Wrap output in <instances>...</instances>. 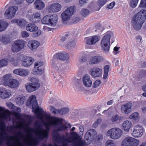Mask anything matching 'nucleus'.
<instances>
[{
  "label": "nucleus",
  "mask_w": 146,
  "mask_h": 146,
  "mask_svg": "<svg viewBox=\"0 0 146 146\" xmlns=\"http://www.w3.org/2000/svg\"><path fill=\"white\" fill-rule=\"evenodd\" d=\"M48 8V11L50 13H54L60 11L61 8V7L60 4L56 3L50 5Z\"/></svg>",
  "instance_id": "obj_19"
},
{
  "label": "nucleus",
  "mask_w": 146,
  "mask_h": 146,
  "mask_svg": "<svg viewBox=\"0 0 146 146\" xmlns=\"http://www.w3.org/2000/svg\"><path fill=\"white\" fill-rule=\"evenodd\" d=\"M13 73L22 76H27L29 73L27 70L22 68L16 69L13 71Z\"/></svg>",
  "instance_id": "obj_21"
},
{
  "label": "nucleus",
  "mask_w": 146,
  "mask_h": 146,
  "mask_svg": "<svg viewBox=\"0 0 146 146\" xmlns=\"http://www.w3.org/2000/svg\"><path fill=\"white\" fill-rule=\"evenodd\" d=\"M104 60L103 57L100 56H96L91 57L89 61L90 65L96 64L102 62Z\"/></svg>",
  "instance_id": "obj_18"
},
{
  "label": "nucleus",
  "mask_w": 146,
  "mask_h": 146,
  "mask_svg": "<svg viewBox=\"0 0 146 146\" xmlns=\"http://www.w3.org/2000/svg\"><path fill=\"white\" fill-rule=\"evenodd\" d=\"M62 122V119L55 117H52L51 121L44 123L46 129L40 126L36 129L35 132L36 138L35 139L33 138V132L35 129L30 128L28 135L26 136L29 139L27 143L31 142L35 145H37L39 140L48 137L50 127L53 126L55 129L52 133L53 140L56 142L62 144V146H66L68 145L69 137L67 134L69 133L66 132L65 135H63L61 137L58 131L66 130L67 131V127L70 128L71 126L70 124H63Z\"/></svg>",
  "instance_id": "obj_1"
},
{
  "label": "nucleus",
  "mask_w": 146,
  "mask_h": 146,
  "mask_svg": "<svg viewBox=\"0 0 146 146\" xmlns=\"http://www.w3.org/2000/svg\"><path fill=\"white\" fill-rule=\"evenodd\" d=\"M139 143V140L132 137H128L122 141L121 146H137Z\"/></svg>",
  "instance_id": "obj_10"
},
{
  "label": "nucleus",
  "mask_w": 146,
  "mask_h": 146,
  "mask_svg": "<svg viewBox=\"0 0 146 146\" xmlns=\"http://www.w3.org/2000/svg\"><path fill=\"white\" fill-rule=\"evenodd\" d=\"M9 93L5 88L0 90V97L2 98H5L9 97Z\"/></svg>",
  "instance_id": "obj_35"
},
{
  "label": "nucleus",
  "mask_w": 146,
  "mask_h": 146,
  "mask_svg": "<svg viewBox=\"0 0 146 146\" xmlns=\"http://www.w3.org/2000/svg\"><path fill=\"white\" fill-rule=\"evenodd\" d=\"M0 41L4 44L10 43L11 40L8 35H2L0 36Z\"/></svg>",
  "instance_id": "obj_30"
},
{
  "label": "nucleus",
  "mask_w": 146,
  "mask_h": 146,
  "mask_svg": "<svg viewBox=\"0 0 146 146\" xmlns=\"http://www.w3.org/2000/svg\"><path fill=\"white\" fill-rule=\"evenodd\" d=\"M17 125H13L11 127V129H12L13 127L14 128H19L20 127L19 125L18 124L19 122L17 121Z\"/></svg>",
  "instance_id": "obj_63"
},
{
  "label": "nucleus",
  "mask_w": 146,
  "mask_h": 146,
  "mask_svg": "<svg viewBox=\"0 0 146 146\" xmlns=\"http://www.w3.org/2000/svg\"><path fill=\"white\" fill-rule=\"evenodd\" d=\"M96 132L95 129H90L86 133L84 140L81 135L73 131L68 133L69 136L68 145H71L72 146H86L91 143L92 141L96 136Z\"/></svg>",
  "instance_id": "obj_2"
},
{
  "label": "nucleus",
  "mask_w": 146,
  "mask_h": 146,
  "mask_svg": "<svg viewBox=\"0 0 146 146\" xmlns=\"http://www.w3.org/2000/svg\"><path fill=\"white\" fill-rule=\"evenodd\" d=\"M114 34L111 31L107 32L102 38L101 42V46L103 51L105 52H109L110 48V37L113 36Z\"/></svg>",
  "instance_id": "obj_6"
},
{
  "label": "nucleus",
  "mask_w": 146,
  "mask_h": 146,
  "mask_svg": "<svg viewBox=\"0 0 146 146\" xmlns=\"http://www.w3.org/2000/svg\"><path fill=\"white\" fill-rule=\"evenodd\" d=\"M87 60V57L85 56H82L79 59V62H86Z\"/></svg>",
  "instance_id": "obj_58"
},
{
  "label": "nucleus",
  "mask_w": 146,
  "mask_h": 146,
  "mask_svg": "<svg viewBox=\"0 0 146 146\" xmlns=\"http://www.w3.org/2000/svg\"><path fill=\"white\" fill-rule=\"evenodd\" d=\"M18 9V7L17 6H13L10 7L6 9L4 14V18L7 19H11L15 16L16 12Z\"/></svg>",
  "instance_id": "obj_9"
},
{
  "label": "nucleus",
  "mask_w": 146,
  "mask_h": 146,
  "mask_svg": "<svg viewBox=\"0 0 146 146\" xmlns=\"http://www.w3.org/2000/svg\"><path fill=\"white\" fill-rule=\"evenodd\" d=\"M40 44L39 42L35 40H30L28 43V47L31 50L35 49L39 46Z\"/></svg>",
  "instance_id": "obj_23"
},
{
  "label": "nucleus",
  "mask_w": 146,
  "mask_h": 146,
  "mask_svg": "<svg viewBox=\"0 0 146 146\" xmlns=\"http://www.w3.org/2000/svg\"><path fill=\"white\" fill-rule=\"evenodd\" d=\"M19 85V82L16 79H12L7 86L11 88H17Z\"/></svg>",
  "instance_id": "obj_32"
},
{
  "label": "nucleus",
  "mask_w": 146,
  "mask_h": 146,
  "mask_svg": "<svg viewBox=\"0 0 146 146\" xmlns=\"http://www.w3.org/2000/svg\"><path fill=\"white\" fill-rule=\"evenodd\" d=\"M23 1L24 0H15L14 3L18 5H20L23 3Z\"/></svg>",
  "instance_id": "obj_57"
},
{
  "label": "nucleus",
  "mask_w": 146,
  "mask_h": 146,
  "mask_svg": "<svg viewBox=\"0 0 146 146\" xmlns=\"http://www.w3.org/2000/svg\"><path fill=\"white\" fill-rule=\"evenodd\" d=\"M89 73L94 78L99 77L102 75V70L96 67H94L90 69Z\"/></svg>",
  "instance_id": "obj_14"
},
{
  "label": "nucleus",
  "mask_w": 146,
  "mask_h": 146,
  "mask_svg": "<svg viewBox=\"0 0 146 146\" xmlns=\"http://www.w3.org/2000/svg\"><path fill=\"white\" fill-rule=\"evenodd\" d=\"M123 129L125 131H128L132 126L131 122L129 121L126 120L122 123Z\"/></svg>",
  "instance_id": "obj_29"
},
{
  "label": "nucleus",
  "mask_w": 146,
  "mask_h": 146,
  "mask_svg": "<svg viewBox=\"0 0 146 146\" xmlns=\"http://www.w3.org/2000/svg\"><path fill=\"white\" fill-rule=\"evenodd\" d=\"M61 64L60 63L56 62L55 61L53 62L52 64V66L57 70L59 69Z\"/></svg>",
  "instance_id": "obj_46"
},
{
  "label": "nucleus",
  "mask_w": 146,
  "mask_h": 146,
  "mask_svg": "<svg viewBox=\"0 0 146 146\" xmlns=\"http://www.w3.org/2000/svg\"><path fill=\"white\" fill-rule=\"evenodd\" d=\"M29 80L31 83H27L25 86L27 90L31 92L38 89L40 86V84L39 80L36 77L31 78Z\"/></svg>",
  "instance_id": "obj_7"
},
{
  "label": "nucleus",
  "mask_w": 146,
  "mask_h": 146,
  "mask_svg": "<svg viewBox=\"0 0 146 146\" xmlns=\"http://www.w3.org/2000/svg\"><path fill=\"white\" fill-rule=\"evenodd\" d=\"M54 58L63 61H67L69 60V56L66 52H58L55 54L54 56Z\"/></svg>",
  "instance_id": "obj_15"
},
{
  "label": "nucleus",
  "mask_w": 146,
  "mask_h": 146,
  "mask_svg": "<svg viewBox=\"0 0 146 146\" xmlns=\"http://www.w3.org/2000/svg\"><path fill=\"white\" fill-rule=\"evenodd\" d=\"M58 19V16L56 14L50 15L49 25L52 27L56 26L57 25Z\"/></svg>",
  "instance_id": "obj_25"
},
{
  "label": "nucleus",
  "mask_w": 146,
  "mask_h": 146,
  "mask_svg": "<svg viewBox=\"0 0 146 146\" xmlns=\"http://www.w3.org/2000/svg\"><path fill=\"white\" fill-rule=\"evenodd\" d=\"M50 15H46L41 20L42 23L44 24L49 25V23H50Z\"/></svg>",
  "instance_id": "obj_38"
},
{
  "label": "nucleus",
  "mask_w": 146,
  "mask_h": 146,
  "mask_svg": "<svg viewBox=\"0 0 146 146\" xmlns=\"http://www.w3.org/2000/svg\"><path fill=\"white\" fill-rule=\"evenodd\" d=\"M24 58L22 60V65L25 67L29 66L33 63L34 59L32 58L29 57H24Z\"/></svg>",
  "instance_id": "obj_22"
},
{
  "label": "nucleus",
  "mask_w": 146,
  "mask_h": 146,
  "mask_svg": "<svg viewBox=\"0 0 146 146\" xmlns=\"http://www.w3.org/2000/svg\"><path fill=\"white\" fill-rule=\"evenodd\" d=\"M25 42L24 40H22L15 41L12 45V51L14 52L20 51L24 48Z\"/></svg>",
  "instance_id": "obj_12"
},
{
  "label": "nucleus",
  "mask_w": 146,
  "mask_h": 146,
  "mask_svg": "<svg viewBox=\"0 0 146 146\" xmlns=\"http://www.w3.org/2000/svg\"><path fill=\"white\" fill-rule=\"evenodd\" d=\"M7 106L10 109H13L14 108L15 106L11 102H9L6 104Z\"/></svg>",
  "instance_id": "obj_61"
},
{
  "label": "nucleus",
  "mask_w": 146,
  "mask_h": 146,
  "mask_svg": "<svg viewBox=\"0 0 146 146\" xmlns=\"http://www.w3.org/2000/svg\"><path fill=\"white\" fill-rule=\"evenodd\" d=\"M44 72L43 68H35L33 71V73L35 75H40L42 74Z\"/></svg>",
  "instance_id": "obj_39"
},
{
  "label": "nucleus",
  "mask_w": 146,
  "mask_h": 146,
  "mask_svg": "<svg viewBox=\"0 0 146 146\" xmlns=\"http://www.w3.org/2000/svg\"><path fill=\"white\" fill-rule=\"evenodd\" d=\"M74 12V7L73 6L70 7L65 10L61 15L62 21H66L69 20L73 15Z\"/></svg>",
  "instance_id": "obj_11"
},
{
  "label": "nucleus",
  "mask_w": 146,
  "mask_h": 146,
  "mask_svg": "<svg viewBox=\"0 0 146 146\" xmlns=\"http://www.w3.org/2000/svg\"><path fill=\"white\" fill-rule=\"evenodd\" d=\"M122 131L120 129L117 128H113L108 131L107 135L111 139H118L122 135Z\"/></svg>",
  "instance_id": "obj_8"
},
{
  "label": "nucleus",
  "mask_w": 146,
  "mask_h": 146,
  "mask_svg": "<svg viewBox=\"0 0 146 146\" xmlns=\"http://www.w3.org/2000/svg\"><path fill=\"white\" fill-rule=\"evenodd\" d=\"M139 0H131L129 4L130 6L132 8H135L137 6Z\"/></svg>",
  "instance_id": "obj_43"
},
{
  "label": "nucleus",
  "mask_w": 146,
  "mask_h": 146,
  "mask_svg": "<svg viewBox=\"0 0 146 146\" xmlns=\"http://www.w3.org/2000/svg\"><path fill=\"white\" fill-rule=\"evenodd\" d=\"M106 144V146H114L115 145L114 141L110 140L107 141Z\"/></svg>",
  "instance_id": "obj_52"
},
{
  "label": "nucleus",
  "mask_w": 146,
  "mask_h": 146,
  "mask_svg": "<svg viewBox=\"0 0 146 146\" xmlns=\"http://www.w3.org/2000/svg\"><path fill=\"white\" fill-rule=\"evenodd\" d=\"M121 119L120 117L116 114L113 115L110 119V120L113 123H115L118 122Z\"/></svg>",
  "instance_id": "obj_36"
},
{
  "label": "nucleus",
  "mask_w": 146,
  "mask_h": 146,
  "mask_svg": "<svg viewBox=\"0 0 146 146\" xmlns=\"http://www.w3.org/2000/svg\"><path fill=\"white\" fill-rule=\"evenodd\" d=\"M139 7H146V0H141Z\"/></svg>",
  "instance_id": "obj_54"
},
{
  "label": "nucleus",
  "mask_w": 146,
  "mask_h": 146,
  "mask_svg": "<svg viewBox=\"0 0 146 146\" xmlns=\"http://www.w3.org/2000/svg\"><path fill=\"white\" fill-rule=\"evenodd\" d=\"M43 64V63L42 62L39 61L36 62L35 63L34 68H43V67L42 66Z\"/></svg>",
  "instance_id": "obj_48"
},
{
  "label": "nucleus",
  "mask_w": 146,
  "mask_h": 146,
  "mask_svg": "<svg viewBox=\"0 0 146 146\" xmlns=\"http://www.w3.org/2000/svg\"><path fill=\"white\" fill-rule=\"evenodd\" d=\"M119 48L117 47H115L113 49V50L115 51V53L116 54L119 53V52L118 51V50L119 49Z\"/></svg>",
  "instance_id": "obj_64"
},
{
  "label": "nucleus",
  "mask_w": 146,
  "mask_h": 146,
  "mask_svg": "<svg viewBox=\"0 0 146 146\" xmlns=\"http://www.w3.org/2000/svg\"><path fill=\"white\" fill-rule=\"evenodd\" d=\"M76 45V43L74 41H72L68 43L66 46L68 48L71 49L74 48Z\"/></svg>",
  "instance_id": "obj_45"
},
{
  "label": "nucleus",
  "mask_w": 146,
  "mask_h": 146,
  "mask_svg": "<svg viewBox=\"0 0 146 146\" xmlns=\"http://www.w3.org/2000/svg\"><path fill=\"white\" fill-rule=\"evenodd\" d=\"M22 36L23 38H27L29 36V34L26 31H23L21 33Z\"/></svg>",
  "instance_id": "obj_55"
},
{
  "label": "nucleus",
  "mask_w": 146,
  "mask_h": 146,
  "mask_svg": "<svg viewBox=\"0 0 146 146\" xmlns=\"http://www.w3.org/2000/svg\"><path fill=\"white\" fill-rule=\"evenodd\" d=\"M69 109L68 108H63L59 109V114L62 115H65L69 112Z\"/></svg>",
  "instance_id": "obj_40"
},
{
  "label": "nucleus",
  "mask_w": 146,
  "mask_h": 146,
  "mask_svg": "<svg viewBox=\"0 0 146 146\" xmlns=\"http://www.w3.org/2000/svg\"><path fill=\"white\" fill-rule=\"evenodd\" d=\"M143 128L140 125H137L135 126L133 131V135L135 137H141L143 134Z\"/></svg>",
  "instance_id": "obj_16"
},
{
  "label": "nucleus",
  "mask_w": 146,
  "mask_h": 146,
  "mask_svg": "<svg viewBox=\"0 0 146 146\" xmlns=\"http://www.w3.org/2000/svg\"><path fill=\"white\" fill-rule=\"evenodd\" d=\"M8 62L7 60L3 59L0 60V68L7 65L8 64Z\"/></svg>",
  "instance_id": "obj_47"
},
{
  "label": "nucleus",
  "mask_w": 146,
  "mask_h": 146,
  "mask_svg": "<svg viewBox=\"0 0 146 146\" xmlns=\"http://www.w3.org/2000/svg\"><path fill=\"white\" fill-rule=\"evenodd\" d=\"M27 105L32 106L33 110L35 111L38 118L41 120L43 119V117L42 112H43V110L42 108L38 107L37 102L35 95H32L29 98Z\"/></svg>",
  "instance_id": "obj_5"
},
{
  "label": "nucleus",
  "mask_w": 146,
  "mask_h": 146,
  "mask_svg": "<svg viewBox=\"0 0 146 146\" xmlns=\"http://www.w3.org/2000/svg\"><path fill=\"white\" fill-rule=\"evenodd\" d=\"M88 0H80L79 3L81 6H83L88 2Z\"/></svg>",
  "instance_id": "obj_59"
},
{
  "label": "nucleus",
  "mask_w": 146,
  "mask_h": 146,
  "mask_svg": "<svg viewBox=\"0 0 146 146\" xmlns=\"http://www.w3.org/2000/svg\"><path fill=\"white\" fill-rule=\"evenodd\" d=\"M132 106V104L130 102L122 105L121 108V112L125 114H128L131 111Z\"/></svg>",
  "instance_id": "obj_17"
},
{
  "label": "nucleus",
  "mask_w": 146,
  "mask_h": 146,
  "mask_svg": "<svg viewBox=\"0 0 146 146\" xmlns=\"http://www.w3.org/2000/svg\"><path fill=\"white\" fill-rule=\"evenodd\" d=\"M90 13V11L85 9H82L80 11L81 15L85 17L88 16Z\"/></svg>",
  "instance_id": "obj_41"
},
{
  "label": "nucleus",
  "mask_w": 146,
  "mask_h": 146,
  "mask_svg": "<svg viewBox=\"0 0 146 146\" xmlns=\"http://www.w3.org/2000/svg\"><path fill=\"white\" fill-rule=\"evenodd\" d=\"M86 43L89 45H93L100 40V37L98 36L95 35L85 39Z\"/></svg>",
  "instance_id": "obj_20"
},
{
  "label": "nucleus",
  "mask_w": 146,
  "mask_h": 146,
  "mask_svg": "<svg viewBox=\"0 0 146 146\" xmlns=\"http://www.w3.org/2000/svg\"><path fill=\"white\" fill-rule=\"evenodd\" d=\"M25 101V96L22 95L17 96L15 98V101L16 104L18 105L23 104Z\"/></svg>",
  "instance_id": "obj_31"
},
{
  "label": "nucleus",
  "mask_w": 146,
  "mask_h": 146,
  "mask_svg": "<svg viewBox=\"0 0 146 146\" xmlns=\"http://www.w3.org/2000/svg\"><path fill=\"white\" fill-rule=\"evenodd\" d=\"M68 68L66 64H61L60 66L58 71L59 72H62L65 71Z\"/></svg>",
  "instance_id": "obj_44"
},
{
  "label": "nucleus",
  "mask_w": 146,
  "mask_h": 146,
  "mask_svg": "<svg viewBox=\"0 0 146 146\" xmlns=\"http://www.w3.org/2000/svg\"><path fill=\"white\" fill-rule=\"evenodd\" d=\"M110 66L108 65L105 66L104 67V74L103 78L104 79H106L108 77V73L110 70Z\"/></svg>",
  "instance_id": "obj_37"
},
{
  "label": "nucleus",
  "mask_w": 146,
  "mask_h": 146,
  "mask_svg": "<svg viewBox=\"0 0 146 146\" xmlns=\"http://www.w3.org/2000/svg\"><path fill=\"white\" fill-rule=\"evenodd\" d=\"M12 79V77L11 75L7 74L3 78V81L4 85L7 86L10 82Z\"/></svg>",
  "instance_id": "obj_33"
},
{
  "label": "nucleus",
  "mask_w": 146,
  "mask_h": 146,
  "mask_svg": "<svg viewBox=\"0 0 146 146\" xmlns=\"http://www.w3.org/2000/svg\"><path fill=\"white\" fill-rule=\"evenodd\" d=\"M34 4L35 8L38 10L42 9L44 7V4L41 0H36Z\"/></svg>",
  "instance_id": "obj_27"
},
{
  "label": "nucleus",
  "mask_w": 146,
  "mask_h": 146,
  "mask_svg": "<svg viewBox=\"0 0 146 146\" xmlns=\"http://www.w3.org/2000/svg\"><path fill=\"white\" fill-rule=\"evenodd\" d=\"M30 17V21L33 23L38 22L41 19L40 13L38 12L32 15Z\"/></svg>",
  "instance_id": "obj_24"
},
{
  "label": "nucleus",
  "mask_w": 146,
  "mask_h": 146,
  "mask_svg": "<svg viewBox=\"0 0 146 146\" xmlns=\"http://www.w3.org/2000/svg\"><path fill=\"white\" fill-rule=\"evenodd\" d=\"M106 2V0H98V5L99 6V8L98 10H99L100 8L105 4Z\"/></svg>",
  "instance_id": "obj_49"
},
{
  "label": "nucleus",
  "mask_w": 146,
  "mask_h": 146,
  "mask_svg": "<svg viewBox=\"0 0 146 146\" xmlns=\"http://www.w3.org/2000/svg\"><path fill=\"white\" fill-rule=\"evenodd\" d=\"M2 132L0 134V144L2 143L4 140L6 141L9 144L8 146H24L23 145H12L10 144L12 143H21V141L23 143H27L29 139L26 136L22 133L21 131L17 133L18 135L16 136H9L5 133L4 128H1ZM28 146H33V145H28Z\"/></svg>",
  "instance_id": "obj_3"
},
{
  "label": "nucleus",
  "mask_w": 146,
  "mask_h": 146,
  "mask_svg": "<svg viewBox=\"0 0 146 146\" xmlns=\"http://www.w3.org/2000/svg\"><path fill=\"white\" fill-rule=\"evenodd\" d=\"M101 83V82L100 80H96L94 83L93 87L94 88H95L99 86Z\"/></svg>",
  "instance_id": "obj_53"
},
{
  "label": "nucleus",
  "mask_w": 146,
  "mask_h": 146,
  "mask_svg": "<svg viewBox=\"0 0 146 146\" xmlns=\"http://www.w3.org/2000/svg\"><path fill=\"white\" fill-rule=\"evenodd\" d=\"M11 23H17L21 28L25 27L27 23L26 21L22 18L13 20L11 21Z\"/></svg>",
  "instance_id": "obj_26"
},
{
  "label": "nucleus",
  "mask_w": 146,
  "mask_h": 146,
  "mask_svg": "<svg viewBox=\"0 0 146 146\" xmlns=\"http://www.w3.org/2000/svg\"><path fill=\"white\" fill-rule=\"evenodd\" d=\"M102 120L101 119H98L95 123H94L92 125L94 128L96 127L101 123Z\"/></svg>",
  "instance_id": "obj_51"
},
{
  "label": "nucleus",
  "mask_w": 146,
  "mask_h": 146,
  "mask_svg": "<svg viewBox=\"0 0 146 146\" xmlns=\"http://www.w3.org/2000/svg\"><path fill=\"white\" fill-rule=\"evenodd\" d=\"M69 36V35L68 34H66L65 35V36H63L62 38H61L60 40V41L62 42H63L65 41L66 38H67L68 37V36Z\"/></svg>",
  "instance_id": "obj_62"
},
{
  "label": "nucleus",
  "mask_w": 146,
  "mask_h": 146,
  "mask_svg": "<svg viewBox=\"0 0 146 146\" xmlns=\"http://www.w3.org/2000/svg\"><path fill=\"white\" fill-rule=\"evenodd\" d=\"M138 113L137 112H135L129 116V118L133 120L136 119L138 117Z\"/></svg>",
  "instance_id": "obj_50"
},
{
  "label": "nucleus",
  "mask_w": 146,
  "mask_h": 146,
  "mask_svg": "<svg viewBox=\"0 0 146 146\" xmlns=\"http://www.w3.org/2000/svg\"><path fill=\"white\" fill-rule=\"evenodd\" d=\"M50 109L51 112L54 114L56 115L59 114V109H56L52 106H50Z\"/></svg>",
  "instance_id": "obj_42"
},
{
  "label": "nucleus",
  "mask_w": 146,
  "mask_h": 146,
  "mask_svg": "<svg viewBox=\"0 0 146 146\" xmlns=\"http://www.w3.org/2000/svg\"><path fill=\"white\" fill-rule=\"evenodd\" d=\"M8 25V23L6 21L0 20V32L5 31Z\"/></svg>",
  "instance_id": "obj_34"
},
{
  "label": "nucleus",
  "mask_w": 146,
  "mask_h": 146,
  "mask_svg": "<svg viewBox=\"0 0 146 146\" xmlns=\"http://www.w3.org/2000/svg\"><path fill=\"white\" fill-rule=\"evenodd\" d=\"M115 4V2H112L108 5L107 8L109 9H111L113 7Z\"/></svg>",
  "instance_id": "obj_60"
},
{
  "label": "nucleus",
  "mask_w": 146,
  "mask_h": 146,
  "mask_svg": "<svg viewBox=\"0 0 146 146\" xmlns=\"http://www.w3.org/2000/svg\"><path fill=\"white\" fill-rule=\"evenodd\" d=\"M26 29L27 31L34 33L33 34V37H36L40 35L41 33V31L38 29L35 25L32 23L27 24L26 27Z\"/></svg>",
  "instance_id": "obj_13"
},
{
  "label": "nucleus",
  "mask_w": 146,
  "mask_h": 146,
  "mask_svg": "<svg viewBox=\"0 0 146 146\" xmlns=\"http://www.w3.org/2000/svg\"><path fill=\"white\" fill-rule=\"evenodd\" d=\"M83 82L84 85L87 87H90L92 85V81L89 76H85L83 78Z\"/></svg>",
  "instance_id": "obj_28"
},
{
  "label": "nucleus",
  "mask_w": 146,
  "mask_h": 146,
  "mask_svg": "<svg viewBox=\"0 0 146 146\" xmlns=\"http://www.w3.org/2000/svg\"><path fill=\"white\" fill-rule=\"evenodd\" d=\"M139 73L140 75L142 77H146V70H141L140 71Z\"/></svg>",
  "instance_id": "obj_56"
},
{
  "label": "nucleus",
  "mask_w": 146,
  "mask_h": 146,
  "mask_svg": "<svg viewBox=\"0 0 146 146\" xmlns=\"http://www.w3.org/2000/svg\"><path fill=\"white\" fill-rule=\"evenodd\" d=\"M146 20V10H141L133 18L131 21L133 28L136 31H139Z\"/></svg>",
  "instance_id": "obj_4"
}]
</instances>
